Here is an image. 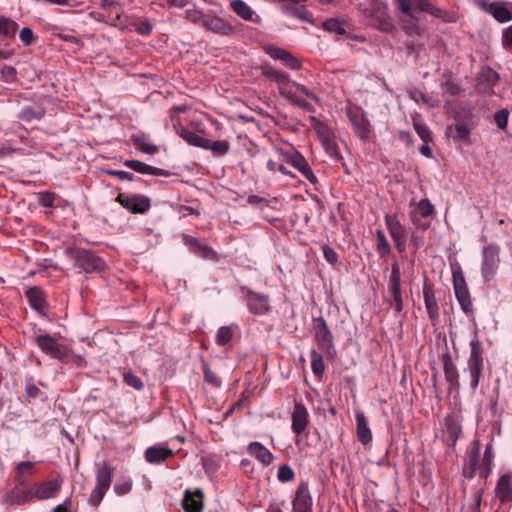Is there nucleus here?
<instances>
[{
	"mask_svg": "<svg viewBox=\"0 0 512 512\" xmlns=\"http://www.w3.org/2000/svg\"><path fill=\"white\" fill-rule=\"evenodd\" d=\"M65 254L74 261L76 268L84 273H99L106 269V262L93 251L70 246L66 248Z\"/></svg>",
	"mask_w": 512,
	"mask_h": 512,
	"instance_id": "1",
	"label": "nucleus"
},
{
	"mask_svg": "<svg viewBox=\"0 0 512 512\" xmlns=\"http://www.w3.org/2000/svg\"><path fill=\"white\" fill-rule=\"evenodd\" d=\"M114 475V468L107 462L98 465L96 472V485L92 490L88 502L91 506L98 507L103 500L106 492L108 491L112 478Z\"/></svg>",
	"mask_w": 512,
	"mask_h": 512,
	"instance_id": "2",
	"label": "nucleus"
},
{
	"mask_svg": "<svg viewBox=\"0 0 512 512\" xmlns=\"http://www.w3.org/2000/svg\"><path fill=\"white\" fill-rule=\"evenodd\" d=\"M312 330L318 348L332 358L336 352L334 337L325 319L321 316L314 317Z\"/></svg>",
	"mask_w": 512,
	"mask_h": 512,
	"instance_id": "3",
	"label": "nucleus"
},
{
	"mask_svg": "<svg viewBox=\"0 0 512 512\" xmlns=\"http://www.w3.org/2000/svg\"><path fill=\"white\" fill-rule=\"evenodd\" d=\"M346 114L351 122L355 134L362 140L368 141L371 133V124L364 110L356 104H348Z\"/></svg>",
	"mask_w": 512,
	"mask_h": 512,
	"instance_id": "4",
	"label": "nucleus"
},
{
	"mask_svg": "<svg viewBox=\"0 0 512 512\" xmlns=\"http://www.w3.org/2000/svg\"><path fill=\"white\" fill-rule=\"evenodd\" d=\"M470 348L471 352L468 359V367L470 371L471 387L473 390H476L483 369V348L477 335L470 341Z\"/></svg>",
	"mask_w": 512,
	"mask_h": 512,
	"instance_id": "5",
	"label": "nucleus"
},
{
	"mask_svg": "<svg viewBox=\"0 0 512 512\" xmlns=\"http://www.w3.org/2000/svg\"><path fill=\"white\" fill-rule=\"evenodd\" d=\"M499 253L500 247L497 244L491 243L484 247L481 265L484 282H490L494 278L500 263Z\"/></svg>",
	"mask_w": 512,
	"mask_h": 512,
	"instance_id": "6",
	"label": "nucleus"
},
{
	"mask_svg": "<svg viewBox=\"0 0 512 512\" xmlns=\"http://www.w3.org/2000/svg\"><path fill=\"white\" fill-rule=\"evenodd\" d=\"M385 225L390 237L393 240L394 247L399 253L406 251L407 230L401 224L396 214H386L384 217Z\"/></svg>",
	"mask_w": 512,
	"mask_h": 512,
	"instance_id": "7",
	"label": "nucleus"
},
{
	"mask_svg": "<svg viewBox=\"0 0 512 512\" xmlns=\"http://www.w3.org/2000/svg\"><path fill=\"white\" fill-rule=\"evenodd\" d=\"M115 200L133 214H144L151 208L150 198L142 194L119 193Z\"/></svg>",
	"mask_w": 512,
	"mask_h": 512,
	"instance_id": "8",
	"label": "nucleus"
},
{
	"mask_svg": "<svg viewBox=\"0 0 512 512\" xmlns=\"http://www.w3.org/2000/svg\"><path fill=\"white\" fill-rule=\"evenodd\" d=\"M36 343L42 352L54 359L64 360L69 354L67 346L59 344L56 338L49 334L37 335Z\"/></svg>",
	"mask_w": 512,
	"mask_h": 512,
	"instance_id": "9",
	"label": "nucleus"
},
{
	"mask_svg": "<svg viewBox=\"0 0 512 512\" xmlns=\"http://www.w3.org/2000/svg\"><path fill=\"white\" fill-rule=\"evenodd\" d=\"M435 213L434 205L427 198L421 199L410 212V220L417 228L427 230L430 227V221L425 219L435 215Z\"/></svg>",
	"mask_w": 512,
	"mask_h": 512,
	"instance_id": "10",
	"label": "nucleus"
},
{
	"mask_svg": "<svg viewBox=\"0 0 512 512\" xmlns=\"http://www.w3.org/2000/svg\"><path fill=\"white\" fill-rule=\"evenodd\" d=\"M291 429L296 435L295 444L299 445L301 436L309 424V413L302 402H295L291 415Z\"/></svg>",
	"mask_w": 512,
	"mask_h": 512,
	"instance_id": "11",
	"label": "nucleus"
},
{
	"mask_svg": "<svg viewBox=\"0 0 512 512\" xmlns=\"http://www.w3.org/2000/svg\"><path fill=\"white\" fill-rule=\"evenodd\" d=\"M244 300L248 310L254 315H265L271 310L268 295L247 289L245 290Z\"/></svg>",
	"mask_w": 512,
	"mask_h": 512,
	"instance_id": "12",
	"label": "nucleus"
},
{
	"mask_svg": "<svg viewBox=\"0 0 512 512\" xmlns=\"http://www.w3.org/2000/svg\"><path fill=\"white\" fill-rule=\"evenodd\" d=\"M316 132L329 157L335 160H342L333 131L326 124L319 123L316 127Z\"/></svg>",
	"mask_w": 512,
	"mask_h": 512,
	"instance_id": "13",
	"label": "nucleus"
},
{
	"mask_svg": "<svg viewBox=\"0 0 512 512\" xmlns=\"http://www.w3.org/2000/svg\"><path fill=\"white\" fill-rule=\"evenodd\" d=\"M25 297L30 307L41 316L47 315L49 307L47 295L41 286H32L25 291Z\"/></svg>",
	"mask_w": 512,
	"mask_h": 512,
	"instance_id": "14",
	"label": "nucleus"
},
{
	"mask_svg": "<svg viewBox=\"0 0 512 512\" xmlns=\"http://www.w3.org/2000/svg\"><path fill=\"white\" fill-rule=\"evenodd\" d=\"M453 286L456 299L462 309V311L467 315L473 314V304L470 296L469 289L465 282L463 276L456 277L453 279Z\"/></svg>",
	"mask_w": 512,
	"mask_h": 512,
	"instance_id": "15",
	"label": "nucleus"
},
{
	"mask_svg": "<svg viewBox=\"0 0 512 512\" xmlns=\"http://www.w3.org/2000/svg\"><path fill=\"white\" fill-rule=\"evenodd\" d=\"M285 159L288 164L297 169L310 183L315 184L317 177L313 173L309 163L305 157L298 151L293 150L285 154Z\"/></svg>",
	"mask_w": 512,
	"mask_h": 512,
	"instance_id": "16",
	"label": "nucleus"
},
{
	"mask_svg": "<svg viewBox=\"0 0 512 512\" xmlns=\"http://www.w3.org/2000/svg\"><path fill=\"white\" fill-rule=\"evenodd\" d=\"M445 435L448 446H455L462 434V417L459 413H452L445 418Z\"/></svg>",
	"mask_w": 512,
	"mask_h": 512,
	"instance_id": "17",
	"label": "nucleus"
},
{
	"mask_svg": "<svg viewBox=\"0 0 512 512\" xmlns=\"http://www.w3.org/2000/svg\"><path fill=\"white\" fill-rule=\"evenodd\" d=\"M423 299L428 317L432 325H436L440 317L439 305L435 297L433 285L427 283V281L423 284Z\"/></svg>",
	"mask_w": 512,
	"mask_h": 512,
	"instance_id": "18",
	"label": "nucleus"
},
{
	"mask_svg": "<svg viewBox=\"0 0 512 512\" xmlns=\"http://www.w3.org/2000/svg\"><path fill=\"white\" fill-rule=\"evenodd\" d=\"M204 28L221 36H232L236 32L235 27L230 22L212 15H208V18H206Z\"/></svg>",
	"mask_w": 512,
	"mask_h": 512,
	"instance_id": "19",
	"label": "nucleus"
},
{
	"mask_svg": "<svg viewBox=\"0 0 512 512\" xmlns=\"http://www.w3.org/2000/svg\"><path fill=\"white\" fill-rule=\"evenodd\" d=\"M15 485L4 496V503L8 506L24 505L33 499V489H25Z\"/></svg>",
	"mask_w": 512,
	"mask_h": 512,
	"instance_id": "20",
	"label": "nucleus"
},
{
	"mask_svg": "<svg viewBox=\"0 0 512 512\" xmlns=\"http://www.w3.org/2000/svg\"><path fill=\"white\" fill-rule=\"evenodd\" d=\"M61 488V481L58 479H50L40 484H35L33 489V498L46 500L54 498L58 495Z\"/></svg>",
	"mask_w": 512,
	"mask_h": 512,
	"instance_id": "21",
	"label": "nucleus"
},
{
	"mask_svg": "<svg viewBox=\"0 0 512 512\" xmlns=\"http://www.w3.org/2000/svg\"><path fill=\"white\" fill-rule=\"evenodd\" d=\"M295 512H310L312 508V498L309 493L308 484L301 482L296 490L295 498L292 501Z\"/></svg>",
	"mask_w": 512,
	"mask_h": 512,
	"instance_id": "22",
	"label": "nucleus"
},
{
	"mask_svg": "<svg viewBox=\"0 0 512 512\" xmlns=\"http://www.w3.org/2000/svg\"><path fill=\"white\" fill-rule=\"evenodd\" d=\"M183 242L184 244L190 249L191 252L194 254L205 258V259H213L216 256L215 251L206 245L205 243L201 242L198 238L190 236V235H183Z\"/></svg>",
	"mask_w": 512,
	"mask_h": 512,
	"instance_id": "23",
	"label": "nucleus"
},
{
	"mask_svg": "<svg viewBox=\"0 0 512 512\" xmlns=\"http://www.w3.org/2000/svg\"><path fill=\"white\" fill-rule=\"evenodd\" d=\"M474 447L468 453V458L464 467L465 477L472 479L475 477L480 467L483 465L480 461V445L478 441H474Z\"/></svg>",
	"mask_w": 512,
	"mask_h": 512,
	"instance_id": "24",
	"label": "nucleus"
},
{
	"mask_svg": "<svg viewBox=\"0 0 512 512\" xmlns=\"http://www.w3.org/2000/svg\"><path fill=\"white\" fill-rule=\"evenodd\" d=\"M123 164H124V166L132 169L133 171L141 173V174L163 176V177H169L171 175V173L168 170L150 166V165H148L144 162H141L139 160H126V161H124Z\"/></svg>",
	"mask_w": 512,
	"mask_h": 512,
	"instance_id": "25",
	"label": "nucleus"
},
{
	"mask_svg": "<svg viewBox=\"0 0 512 512\" xmlns=\"http://www.w3.org/2000/svg\"><path fill=\"white\" fill-rule=\"evenodd\" d=\"M247 453L264 466L274 461V455L260 442L254 441L247 446Z\"/></svg>",
	"mask_w": 512,
	"mask_h": 512,
	"instance_id": "26",
	"label": "nucleus"
},
{
	"mask_svg": "<svg viewBox=\"0 0 512 512\" xmlns=\"http://www.w3.org/2000/svg\"><path fill=\"white\" fill-rule=\"evenodd\" d=\"M18 27L14 20L0 16V42L2 45L8 46L15 39Z\"/></svg>",
	"mask_w": 512,
	"mask_h": 512,
	"instance_id": "27",
	"label": "nucleus"
},
{
	"mask_svg": "<svg viewBox=\"0 0 512 512\" xmlns=\"http://www.w3.org/2000/svg\"><path fill=\"white\" fill-rule=\"evenodd\" d=\"M35 463L31 461L19 462L15 467L14 483L17 486L27 487L29 476L34 472Z\"/></svg>",
	"mask_w": 512,
	"mask_h": 512,
	"instance_id": "28",
	"label": "nucleus"
},
{
	"mask_svg": "<svg viewBox=\"0 0 512 512\" xmlns=\"http://www.w3.org/2000/svg\"><path fill=\"white\" fill-rule=\"evenodd\" d=\"M356 419V433L359 442L367 445L372 441V432L368 426L367 418L363 411H357L355 414Z\"/></svg>",
	"mask_w": 512,
	"mask_h": 512,
	"instance_id": "29",
	"label": "nucleus"
},
{
	"mask_svg": "<svg viewBox=\"0 0 512 512\" xmlns=\"http://www.w3.org/2000/svg\"><path fill=\"white\" fill-rule=\"evenodd\" d=\"M385 301L394 309L395 313H401L404 309L402 286H387L384 296Z\"/></svg>",
	"mask_w": 512,
	"mask_h": 512,
	"instance_id": "30",
	"label": "nucleus"
},
{
	"mask_svg": "<svg viewBox=\"0 0 512 512\" xmlns=\"http://www.w3.org/2000/svg\"><path fill=\"white\" fill-rule=\"evenodd\" d=\"M496 495L501 503L512 501V476L508 473L502 475L496 485Z\"/></svg>",
	"mask_w": 512,
	"mask_h": 512,
	"instance_id": "31",
	"label": "nucleus"
},
{
	"mask_svg": "<svg viewBox=\"0 0 512 512\" xmlns=\"http://www.w3.org/2000/svg\"><path fill=\"white\" fill-rule=\"evenodd\" d=\"M203 492L200 489L194 493L187 491L183 499V508L185 512H202L203 510Z\"/></svg>",
	"mask_w": 512,
	"mask_h": 512,
	"instance_id": "32",
	"label": "nucleus"
},
{
	"mask_svg": "<svg viewBox=\"0 0 512 512\" xmlns=\"http://www.w3.org/2000/svg\"><path fill=\"white\" fill-rule=\"evenodd\" d=\"M230 7L242 19L253 23L260 22V17L243 0H232Z\"/></svg>",
	"mask_w": 512,
	"mask_h": 512,
	"instance_id": "33",
	"label": "nucleus"
},
{
	"mask_svg": "<svg viewBox=\"0 0 512 512\" xmlns=\"http://www.w3.org/2000/svg\"><path fill=\"white\" fill-rule=\"evenodd\" d=\"M484 8L487 13L492 15L500 23L512 20V11L502 4L496 2L484 3Z\"/></svg>",
	"mask_w": 512,
	"mask_h": 512,
	"instance_id": "34",
	"label": "nucleus"
},
{
	"mask_svg": "<svg viewBox=\"0 0 512 512\" xmlns=\"http://www.w3.org/2000/svg\"><path fill=\"white\" fill-rule=\"evenodd\" d=\"M173 455L172 450L160 446L149 447L145 451V459L151 464H159Z\"/></svg>",
	"mask_w": 512,
	"mask_h": 512,
	"instance_id": "35",
	"label": "nucleus"
},
{
	"mask_svg": "<svg viewBox=\"0 0 512 512\" xmlns=\"http://www.w3.org/2000/svg\"><path fill=\"white\" fill-rule=\"evenodd\" d=\"M133 145L146 154H156L159 151L158 146L150 142L149 136L144 133L133 134L131 136Z\"/></svg>",
	"mask_w": 512,
	"mask_h": 512,
	"instance_id": "36",
	"label": "nucleus"
},
{
	"mask_svg": "<svg viewBox=\"0 0 512 512\" xmlns=\"http://www.w3.org/2000/svg\"><path fill=\"white\" fill-rule=\"evenodd\" d=\"M443 369L446 381L451 386H459V373L449 354L443 356Z\"/></svg>",
	"mask_w": 512,
	"mask_h": 512,
	"instance_id": "37",
	"label": "nucleus"
},
{
	"mask_svg": "<svg viewBox=\"0 0 512 512\" xmlns=\"http://www.w3.org/2000/svg\"><path fill=\"white\" fill-rule=\"evenodd\" d=\"M397 7L403 14L411 17L409 25L406 26V32L408 34H419L420 29L417 21L412 17L411 0H397Z\"/></svg>",
	"mask_w": 512,
	"mask_h": 512,
	"instance_id": "38",
	"label": "nucleus"
},
{
	"mask_svg": "<svg viewBox=\"0 0 512 512\" xmlns=\"http://www.w3.org/2000/svg\"><path fill=\"white\" fill-rule=\"evenodd\" d=\"M175 130L177 134L188 144L199 148H202V146H204L205 138L199 136L198 134L189 130L188 128H185L183 126H175Z\"/></svg>",
	"mask_w": 512,
	"mask_h": 512,
	"instance_id": "39",
	"label": "nucleus"
},
{
	"mask_svg": "<svg viewBox=\"0 0 512 512\" xmlns=\"http://www.w3.org/2000/svg\"><path fill=\"white\" fill-rule=\"evenodd\" d=\"M202 148L205 150H210L215 156H224L228 153L230 144L226 140L213 141L205 138L204 146H202Z\"/></svg>",
	"mask_w": 512,
	"mask_h": 512,
	"instance_id": "40",
	"label": "nucleus"
},
{
	"mask_svg": "<svg viewBox=\"0 0 512 512\" xmlns=\"http://www.w3.org/2000/svg\"><path fill=\"white\" fill-rule=\"evenodd\" d=\"M498 80V73L490 67L483 68L478 78L479 84H486L485 91L492 90L493 86L496 85Z\"/></svg>",
	"mask_w": 512,
	"mask_h": 512,
	"instance_id": "41",
	"label": "nucleus"
},
{
	"mask_svg": "<svg viewBox=\"0 0 512 512\" xmlns=\"http://www.w3.org/2000/svg\"><path fill=\"white\" fill-rule=\"evenodd\" d=\"M310 359H311V369L313 374L321 378L325 372V363L323 360V355L316 351L315 349H312L310 351Z\"/></svg>",
	"mask_w": 512,
	"mask_h": 512,
	"instance_id": "42",
	"label": "nucleus"
},
{
	"mask_svg": "<svg viewBox=\"0 0 512 512\" xmlns=\"http://www.w3.org/2000/svg\"><path fill=\"white\" fill-rule=\"evenodd\" d=\"M376 251L380 258H386L390 255L392 248L382 230H376Z\"/></svg>",
	"mask_w": 512,
	"mask_h": 512,
	"instance_id": "43",
	"label": "nucleus"
},
{
	"mask_svg": "<svg viewBox=\"0 0 512 512\" xmlns=\"http://www.w3.org/2000/svg\"><path fill=\"white\" fill-rule=\"evenodd\" d=\"M264 74L280 85V91L283 89H285L286 91L291 90L288 88L290 80H289L288 75L285 72L273 70V69H267L264 72Z\"/></svg>",
	"mask_w": 512,
	"mask_h": 512,
	"instance_id": "44",
	"label": "nucleus"
},
{
	"mask_svg": "<svg viewBox=\"0 0 512 512\" xmlns=\"http://www.w3.org/2000/svg\"><path fill=\"white\" fill-rule=\"evenodd\" d=\"M322 27L324 30L336 33L338 35H345V21L339 18H330L323 22Z\"/></svg>",
	"mask_w": 512,
	"mask_h": 512,
	"instance_id": "45",
	"label": "nucleus"
},
{
	"mask_svg": "<svg viewBox=\"0 0 512 512\" xmlns=\"http://www.w3.org/2000/svg\"><path fill=\"white\" fill-rule=\"evenodd\" d=\"M44 116V111L41 108H36L33 106H26L20 112L18 117L25 121L31 122L33 120H39Z\"/></svg>",
	"mask_w": 512,
	"mask_h": 512,
	"instance_id": "46",
	"label": "nucleus"
},
{
	"mask_svg": "<svg viewBox=\"0 0 512 512\" xmlns=\"http://www.w3.org/2000/svg\"><path fill=\"white\" fill-rule=\"evenodd\" d=\"M285 12L293 17L311 22L312 14L306 9L305 6H286Z\"/></svg>",
	"mask_w": 512,
	"mask_h": 512,
	"instance_id": "47",
	"label": "nucleus"
},
{
	"mask_svg": "<svg viewBox=\"0 0 512 512\" xmlns=\"http://www.w3.org/2000/svg\"><path fill=\"white\" fill-rule=\"evenodd\" d=\"M233 338V329L231 326H222L218 329L216 343L219 346L226 345Z\"/></svg>",
	"mask_w": 512,
	"mask_h": 512,
	"instance_id": "48",
	"label": "nucleus"
},
{
	"mask_svg": "<svg viewBox=\"0 0 512 512\" xmlns=\"http://www.w3.org/2000/svg\"><path fill=\"white\" fill-rule=\"evenodd\" d=\"M281 95L285 96L287 99L292 101L294 104H296L298 107L306 110L311 111L312 106L310 103H308L305 99L298 97L295 93H293L291 90L286 91L285 89L281 90Z\"/></svg>",
	"mask_w": 512,
	"mask_h": 512,
	"instance_id": "49",
	"label": "nucleus"
},
{
	"mask_svg": "<svg viewBox=\"0 0 512 512\" xmlns=\"http://www.w3.org/2000/svg\"><path fill=\"white\" fill-rule=\"evenodd\" d=\"M202 368H203V374H204L205 381L214 387H220L221 386L220 378L214 371H212L210 369V367L208 366V364L206 362L202 363Z\"/></svg>",
	"mask_w": 512,
	"mask_h": 512,
	"instance_id": "50",
	"label": "nucleus"
},
{
	"mask_svg": "<svg viewBox=\"0 0 512 512\" xmlns=\"http://www.w3.org/2000/svg\"><path fill=\"white\" fill-rule=\"evenodd\" d=\"M185 14L189 21L195 24H201L203 27L205 25L206 18H208V14L196 9H188L185 11Z\"/></svg>",
	"mask_w": 512,
	"mask_h": 512,
	"instance_id": "51",
	"label": "nucleus"
},
{
	"mask_svg": "<svg viewBox=\"0 0 512 512\" xmlns=\"http://www.w3.org/2000/svg\"><path fill=\"white\" fill-rule=\"evenodd\" d=\"M277 478L280 482H290L295 478L293 469L288 464H283L278 468Z\"/></svg>",
	"mask_w": 512,
	"mask_h": 512,
	"instance_id": "52",
	"label": "nucleus"
},
{
	"mask_svg": "<svg viewBox=\"0 0 512 512\" xmlns=\"http://www.w3.org/2000/svg\"><path fill=\"white\" fill-rule=\"evenodd\" d=\"M123 379L128 386L136 390H142L144 388V384L141 378L135 375L133 372H125L123 374Z\"/></svg>",
	"mask_w": 512,
	"mask_h": 512,
	"instance_id": "53",
	"label": "nucleus"
},
{
	"mask_svg": "<svg viewBox=\"0 0 512 512\" xmlns=\"http://www.w3.org/2000/svg\"><path fill=\"white\" fill-rule=\"evenodd\" d=\"M264 50L266 54H268L270 57L281 61H284L289 53L287 50L283 48H279L272 45L266 46Z\"/></svg>",
	"mask_w": 512,
	"mask_h": 512,
	"instance_id": "54",
	"label": "nucleus"
},
{
	"mask_svg": "<svg viewBox=\"0 0 512 512\" xmlns=\"http://www.w3.org/2000/svg\"><path fill=\"white\" fill-rule=\"evenodd\" d=\"M414 129L415 131L417 132V134L419 135V137L422 139V141L424 143H429L430 141H432V133L431 131L429 130V128L423 124V123H419V122H415L414 123Z\"/></svg>",
	"mask_w": 512,
	"mask_h": 512,
	"instance_id": "55",
	"label": "nucleus"
},
{
	"mask_svg": "<svg viewBox=\"0 0 512 512\" xmlns=\"http://www.w3.org/2000/svg\"><path fill=\"white\" fill-rule=\"evenodd\" d=\"M509 111L507 109H501L494 115V120L497 127L504 130L508 125Z\"/></svg>",
	"mask_w": 512,
	"mask_h": 512,
	"instance_id": "56",
	"label": "nucleus"
},
{
	"mask_svg": "<svg viewBox=\"0 0 512 512\" xmlns=\"http://www.w3.org/2000/svg\"><path fill=\"white\" fill-rule=\"evenodd\" d=\"M409 97L416 103L428 104L430 98L420 88H412L408 91Z\"/></svg>",
	"mask_w": 512,
	"mask_h": 512,
	"instance_id": "57",
	"label": "nucleus"
},
{
	"mask_svg": "<svg viewBox=\"0 0 512 512\" xmlns=\"http://www.w3.org/2000/svg\"><path fill=\"white\" fill-rule=\"evenodd\" d=\"M57 195L52 192H43L39 195V204L43 207H54Z\"/></svg>",
	"mask_w": 512,
	"mask_h": 512,
	"instance_id": "58",
	"label": "nucleus"
},
{
	"mask_svg": "<svg viewBox=\"0 0 512 512\" xmlns=\"http://www.w3.org/2000/svg\"><path fill=\"white\" fill-rule=\"evenodd\" d=\"M133 26L135 31L142 36L150 35L153 30V26L148 20L136 22Z\"/></svg>",
	"mask_w": 512,
	"mask_h": 512,
	"instance_id": "59",
	"label": "nucleus"
},
{
	"mask_svg": "<svg viewBox=\"0 0 512 512\" xmlns=\"http://www.w3.org/2000/svg\"><path fill=\"white\" fill-rule=\"evenodd\" d=\"M322 251L324 258L328 263H330L331 265H335L338 262V254L332 247L328 245H323Z\"/></svg>",
	"mask_w": 512,
	"mask_h": 512,
	"instance_id": "60",
	"label": "nucleus"
},
{
	"mask_svg": "<svg viewBox=\"0 0 512 512\" xmlns=\"http://www.w3.org/2000/svg\"><path fill=\"white\" fill-rule=\"evenodd\" d=\"M470 136V130L465 123H457L455 125V135L454 138L460 140H467Z\"/></svg>",
	"mask_w": 512,
	"mask_h": 512,
	"instance_id": "61",
	"label": "nucleus"
},
{
	"mask_svg": "<svg viewBox=\"0 0 512 512\" xmlns=\"http://www.w3.org/2000/svg\"><path fill=\"white\" fill-rule=\"evenodd\" d=\"M19 38L26 46L31 45L35 40L33 31L28 27H24L20 30Z\"/></svg>",
	"mask_w": 512,
	"mask_h": 512,
	"instance_id": "62",
	"label": "nucleus"
},
{
	"mask_svg": "<svg viewBox=\"0 0 512 512\" xmlns=\"http://www.w3.org/2000/svg\"><path fill=\"white\" fill-rule=\"evenodd\" d=\"M132 488V483L130 480H124L123 482H118L114 485V491L118 495H125L130 492Z\"/></svg>",
	"mask_w": 512,
	"mask_h": 512,
	"instance_id": "63",
	"label": "nucleus"
},
{
	"mask_svg": "<svg viewBox=\"0 0 512 512\" xmlns=\"http://www.w3.org/2000/svg\"><path fill=\"white\" fill-rule=\"evenodd\" d=\"M502 45L505 49H512V25L503 30Z\"/></svg>",
	"mask_w": 512,
	"mask_h": 512,
	"instance_id": "64",
	"label": "nucleus"
}]
</instances>
